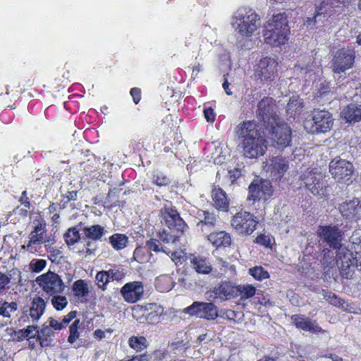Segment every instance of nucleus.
<instances>
[{"instance_id":"nucleus-1","label":"nucleus","mask_w":361,"mask_h":361,"mask_svg":"<svg viewBox=\"0 0 361 361\" xmlns=\"http://www.w3.org/2000/svg\"><path fill=\"white\" fill-rule=\"evenodd\" d=\"M317 233L323 243L336 250V266L341 276L347 279H351L355 272L357 259L353 257V252L341 244V231L336 226H320Z\"/></svg>"},{"instance_id":"nucleus-2","label":"nucleus","mask_w":361,"mask_h":361,"mask_svg":"<svg viewBox=\"0 0 361 361\" xmlns=\"http://www.w3.org/2000/svg\"><path fill=\"white\" fill-rule=\"evenodd\" d=\"M231 25L236 37L237 47L246 48L261 27V18L254 10L241 7L232 15Z\"/></svg>"},{"instance_id":"nucleus-3","label":"nucleus","mask_w":361,"mask_h":361,"mask_svg":"<svg viewBox=\"0 0 361 361\" xmlns=\"http://www.w3.org/2000/svg\"><path fill=\"white\" fill-rule=\"evenodd\" d=\"M239 138L242 139L243 153L249 159H257L264 154L267 149L264 132L255 121L240 123L236 128Z\"/></svg>"},{"instance_id":"nucleus-4","label":"nucleus","mask_w":361,"mask_h":361,"mask_svg":"<svg viewBox=\"0 0 361 361\" xmlns=\"http://www.w3.org/2000/svg\"><path fill=\"white\" fill-rule=\"evenodd\" d=\"M290 27L285 13L274 15L264 25L263 37L266 44L273 47L284 44L288 40Z\"/></svg>"},{"instance_id":"nucleus-5","label":"nucleus","mask_w":361,"mask_h":361,"mask_svg":"<svg viewBox=\"0 0 361 361\" xmlns=\"http://www.w3.org/2000/svg\"><path fill=\"white\" fill-rule=\"evenodd\" d=\"M300 178L314 195L322 197L329 195L325 176L318 169H308L301 175Z\"/></svg>"},{"instance_id":"nucleus-6","label":"nucleus","mask_w":361,"mask_h":361,"mask_svg":"<svg viewBox=\"0 0 361 361\" xmlns=\"http://www.w3.org/2000/svg\"><path fill=\"white\" fill-rule=\"evenodd\" d=\"M355 60V50L352 48L343 47L334 53L331 68L336 74L344 73L353 67Z\"/></svg>"},{"instance_id":"nucleus-7","label":"nucleus","mask_w":361,"mask_h":361,"mask_svg":"<svg viewBox=\"0 0 361 361\" xmlns=\"http://www.w3.org/2000/svg\"><path fill=\"white\" fill-rule=\"evenodd\" d=\"M278 65L274 58L266 56L261 59L256 66L255 77L263 84H270L278 76Z\"/></svg>"},{"instance_id":"nucleus-8","label":"nucleus","mask_w":361,"mask_h":361,"mask_svg":"<svg viewBox=\"0 0 361 361\" xmlns=\"http://www.w3.org/2000/svg\"><path fill=\"white\" fill-rule=\"evenodd\" d=\"M329 172L332 177L338 183L349 185L354 172L351 162L340 158H335L329 163Z\"/></svg>"},{"instance_id":"nucleus-9","label":"nucleus","mask_w":361,"mask_h":361,"mask_svg":"<svg viewBox=\"0 0 361 361\" xmlns=\"http://www.w3.org/2000/svg\"><path fill=\"white\" fill-rule=\"evenodd\" d=\"M257 117L264 123L265 128L271 124L276 123L280 119L276 114L275 100L269 97L262 98L257 104Z\"/></svg>"},{"instance_id":"nucleus-10","label":"nucleus","mask_w":361,"mask_h":361,"mask_svg":"<svg viewBox=\"0 0 361 361\" xmlns=\"http://www.w3.org/2000/svg\"><path fill=\"white\" fill-rule=\"evenodd\" d=\"M332 115L324 109H314L312 112V121H306L305 128L310 126V132L312 133H326L333 126Z\"/></svg>"},{"instance_id":"nucleus-11","label":"nucleus","mask_w":361,"mask_h":361,"mask_svg":"<svg viewBox=\"0 0 361 361\" xmlns=\"http://www.w3.org/2000/svg\"><path fill=\"white\" fill-rule=\"evenodd\" d=\"M258 221L250 212L240 211L231 219L232 227L240 234L250 235L256 229Z\"/></svg>"},{"instance_id":"nucleus-12","label":"nucleus","mask_w":361,"mask_h":361,"mask_svg":"<svg viewBox=\"0 0 361 361\" xmlns=\"http://www.w3.org/2000/svg\"><path fill=\"white\" fill-rule=\"evenodd\" d=\"M36 282L49 295L60 294L65 288V285L61 277L52 271H48L37 276Z\"/></svg>"},{"instance_id":"nucleus-13","label":"nucleus","mask_w":361,"mask_h":361,"mask_svg":"<svg viewBox=\"0 0 361 361\" xmlns=\"http://www.w3.org/2000/svg\"><path fill=\"white\" fill-rule=\"evenodd\" d=\"M266 129L269 131L275 147L283 149L290 145L291 130L287 124L282 123L279 120L276 123L271 124Z\"/></svg>"},{"instance_id":"nucleus-14","label":"nucleus","mask_w":361,"mask_h":361,"mask_svg":"<svg viewBox=\"0 0 361 361\" xmlns=\"http://www.w3.org/2000/svg\"><path fill=\"white\" fill-rule=\"evenodd\" d=\"M161 222L170 229L183 233L188 228L187 224L180 216L177 210L171 205H165L160 210Z\"/></svg>"},{"instance_id":"nucleus-15","label":"nucleus","mask_w":361,"mask_h":361,"mask_svg":"<svg viewBox=\"0 0 361 361\" xmlns=\"http://www.w3.org/2000/svg\"><path fill=\"white\" fill-rule=\"evenodd\" d=\"M218 307L213 302H194L185 307L183 312L207 320H214L218 316Z\"/></svg>"},{"instance_id":"nucleus-16","label":"nucleus","mask_w":361,"mask_h":361,"mask_svg":"<svg viewBox=\"0 0 361 361\" xmlns=\"http://www.w3.org/2000/svg\"><path fill=\"white\" fill-rule=\"evenodd\" d=\"M33 230L29 235V242L26 245H23V249H26L32 253L37 251L36 245H41L44 241V235L47 233V224L44 219L37 216L33 221Z\"/></svg>"},{"instance_id":"nucleus-17","label":"nucleus","mask_w":361,"mask_h":361,"mask_svg":"<svg viewBox=\"0 0 361 361\" xmlns=\"http://www.w3.org/2000/svg\"><path fill=\"white\" fill-rule=\"evenodd\" d=\"M248 190L247 200L254 202L261 200H267L273 194L271 183L268 180H255L249 185Z\"/></svg>"},{"instance_id":"nucleus-18","label":"nucleus","mask_w":361,"mask_h":361,"mask_svg":"<svg viewBox=\"0 0 361 361\" xmlns=\"http://www.w3.org/2000/svg\"><path fill=\"white\" fill-rule=\"evenodd\" d=\"M235 285L231 281H221L210 289L207 294L214 301L224 302L235 298Z\"/></svg>"},{"instance_id":"nucleus-19","label":"nucleus","mask_w":361,"mask_h":361,"mask_svg":"<svg viewBox=\"0 0 361 361\" xmlns=\"http://www.w3.org/2000/svg\"><path fill=\"white\" fill-rule=\"evenodd\" d=\"M264 169L272 179L280 180L289 169L288 161L281 156L274 157L267 161Z\"/></svg>"},{"instance_id":"nucleus-20","label":"nucleus","mask_w":361,"mask_h":361,"mask_svg":"<svg viewBox=\"0 0 361 361\" xmlns=\"http://www.w3.org/2000/svg\"><path fill=\"white\" fill-rule=\"evenodd\" d=\"M144 293V286L141 281H132L126 283L121 289V294L125 301L134 303L140 300Z\"/></svg>"},{"instance_id":"nucleus-21","label":"nucleus","mask_w":361,"mask_h":361,"mask_svg":"<svg viewBox=\"0 0 361 361\" xmlns=\"http://www.w3.org/2000/svg\"><path fill=\"white\" fill-rule=\"evenodd\" d=\"M29 315L33 321H37L45 312L47 301L42 294H30L27 302Z\"/></svg>"},{"instance_id":"nucleus-22","label":"nucleus","mask_w":361,"mask_h":361,"mask_svg":"<svg viewBox=\"0 0 361 361\" xmlns=\"http://www.w3.org/2000/svg\"><path fill=\"white\" fill-rule=\"evenodd\" d=\"M135 311L140 312L147 323L154 324L160 322L164 309L156 303H150L145 306H138Z\"/></svg>"},{"instance_id":"nucleus-23","label":"nucleus","mask_w":361,"mask_h":361,"mask_svg":"<svg viewBox=\"0 0 361 361\" xmlns=\"http://www.w3.org/2000/svg\"><path fill=\"white\" fill-rule=\"evenodd\" d=\"M338 210L341 215L347 219H361V200L354 198L345 201L338 206Z\"/></svg>"},{"instance_id":"nucleus-24","label":"nucleus","mask_w":361,"mask_h":361,"mask_svg":"<svg viewBox=\"0 0 361 361\" xmlns=\"http://www.w3.org/2000/svg\"><path fill=\"white\" fill-rule=\"evenodd\" d=\"M291 320L297 329L309 331L312 334L324 333V330L319 326L316 321H312L308 317L302 314H293Z\"/></svg>"},{"instance_id":"nucleus-25","label":"nucleus","mask_w":361,"mask_h":361,"mask_svg":"<svg viewBox=\"0 0 361 361\" xmlns=\"http://www.w3.org/2000/svg\"><path fill=\"white\" fill-rule=\"evenodd\" d=\"M328 4L324 1L322 2L314 16L307 18L305 25L310 29H313L314 26L316 28L322 27L324 25V21L331 16V13L328 12Z\"/></svg>"},{"instance_id":"nucleus-26","label":"nucleus","mask_w":361,"mask_h":361,"mask_svg":"<svg viewBox=\"0 0 361 361\" xmlns=\"http://www.w3.org/2000/svg\"><path fill=\"white\" fill-rule=\"evenodd\" d=\"M341 117L347 123H355L361 121V105L350 104L341 111Z\"/></svg>"},{"instance_id":"nucleus-27","label":"nucleus","mask_w":361,"mask_h":361,"mask_svg":"<svg viewBox=\"0 0 361 361\" xmlns=\"http://www.w3.org/2000/svg\"><path fill=\"white\" fill-rule=\"evenodd\" d=\"M208 240L216 247H228L231 243V238L230 235L225 231H219L210 233L208 237Z\"/></svg>"},{"instance_id":"nucleus-28","label":"nucleus","mask_w":361,"mask_h":361,"mask_svg":"<svg viewBox=\"0 0 361 361\" xmlns=\"http://www.w3.org/2000/svg\"><path fill=\"white\" fill-rule=\"evenodd\" d=\"M304 107L303 101L298 95L290 97L286 106V114L289 117L294 118L300 114Z\"/></svg>"},{"instance_id":"nucleus-29","label":"nucleus","mask_w":361,"mask_h":361,"mask_svg":"<svg viewBox=\"0 0 361 361\" xmlns=\"http://www.w3.org/2000/svg\"><path fill=\"white\" fill-rule=\"evenodd\" d=\"M212 200L214 205L218 209L226 211L229 205L226 192L220 188H214L212 190Z\"/></svg>"},{"instance_id":"nucleus-30","label":"nucleus","mask_w":361,"mask_h":361,"mask_svg":"<svg viewBox=\"0 0 361 361\" xmlns=\"http://www.w3.org/2000/svg\"><path fill=\"white\" fill-rule=\"evenodd\" d=\"M191 263L196 270L200 274H207L212 271V266L209 260L202 256H194L191 259Z\"/></svg>"},{"instance_id":"nucleus-31","label":"nucleus","mask_w":361,"mask_h":361,"mask_svg":"<svg viewBox=\"0 0 361 361\" xmlns=\"http://www.w3.org/2000/svg\"><path fill=\"white\" fill-rule=\"evenodd\" d=\"M82 231L87 238L92 240L101 239L106 233L104 228L99 224L85 226Z\"/></svg>"},{"instance_id":"nucleus-32","label":"nucleus","mask_w":361,"mask_h":361,"mask_svg":"<svg viewBox=\"0 0 361 361\" xmlns=\"http://www.w3.org/2000/svg\"><path fill=\"white\" fill-rule=\"evenodd\" d=\"M256 288L251 284L235 286V298L240 296L241 300L252 298L256 294Z\"/></svg>"},{"instance_id":"nucleus-33","label":"nucleus","mask_w":361,"mask_h":361,"mask_svg":"<svg viewBox=\"0 0 361 361\" xmlns=\"http://www.w3.org/2000/svg\"><path fill=\"white\" fill-rule=\"evenodd\" d=\"M72 290L74 295L78 298H85L89 294L87 283L82 279L77 280L73 283Z\"/></svg>"},{"instance_id":"nucleus-34","label":"nucleus","mask_w":361,"mask_h":361,"mask_svg":"<svg viewBox=\"0 0 361 361\" xmlns=\"http://www.w3.org/2000/svg\"><path fill=\"white\" fill-rule=\"evenodd\" d=\"M175 285L174 281L169 276L159 277L155 282V287L160 292H169Z\"/></svg>"},{"instance_id":"nucleus-35","label":"nucleus","mask_w":361,"mask_h":361,"mask_svg":"<svg viewBox=\"0 0 361 361\" xmlns=\"http://www.w3.org/2000/svg\"><path fill=\"white\" fill-rule=\"evenodd\" d=\"M128 238L126 235L121 233L114 234L109 238L111 245L117 250H122L126 247L128 243Z\"/></svg>"},{"instance_id":"nucleus-36","label":"nucleus","mask_w":361,"mask_h":361,"mask_svg":"<svg viewBox=\"0 0 361 361\" xmlns=\"http://www.w3.org/2000/svg\"><path fill=\"white\" fill-rule=\"evenodd\" d=\"M37 326L34 325L28 326L26 329L18 330L15 331V340L18 342L22 341L23 339L27 338V340L34 339L35 334H33Z\"/></svg>"},{"instance_id":"nucleus-37","label":"nucleus","mask_w":361,"mask_h":361,"mask_svg":"<svg viewBox=\"0 0 361 361\" xmlns=\"http://www.w3.org/2000/svg\"><path fill=\"white\" fill-rule=\"evenodd\" d=\"M64 239L68 245H73L80 239V228L74 226L68 228L64 234Z\"/></svg>"},{"instance_id":"nucleus-38","label":"nucleus","mask_w":361,"mask_h":361,"mask_svg":"<svg viewBox=\"0 0 361 361\" xmlns=\"http://www.w3.org/2000/svg\"><path fill=\"white\" fill-rule=\"evenodd\" d=\"M324 252V257H323V264L324 267V269L329 268L326 273L328 275H330V269L333 267V265L334 264H336V258L334 259V253L332 250L329 249H324L323 250Z\"/></svg>"},{"instance_id":"nucleus-39","label":"nucleus","mask_w":361,"mask_h":361,"mask_svg":"<svg viewBox=\"0 0 361 361\" xmlns=\"http://www.w3.org/2000/svg\"><path fill=\"white\" fill-rule=\"evenodd\" d=\"M198 215L202 218L198 224L207 226H214L215 225L216 216L214 214L202 210L198 212Z\"/></svg>"},{"instance_id":"nucleus-40","label":"nucleus","mask_w":361,"mask_h":361,"mask_svg":"<svg viewBox=\"0 0 361 361\" xmlns=\"http://www.w3.org/2000/svg\"><path fill=\"white\" fill-rule=\"evenodd\" d=\"M80 326V321L77 319L71 324L69 327V336L68 338V343L73 344L80 336L79 329Z\"/></svg>"},{"instance_id":"nucleus-41","label":"nucleus","mask_w":361,"mask_h":361,"mask_svg":"<svg viewBox=\"0 0 361 361\" xmlns=\"http://www.w3.org/2000/svg\"><path fill=\"white\" fill-rule=\"evenodd\" d=\"M128 343L136 352H140L146 348V338L143 336H133L129 338Z\"/></svg>"},{"instance_id":"nucleus-42","label":"nucleus","mask_w":361,"mask_h":361,"mask_svg":"<svg viewBox=\"0 0 361 361\" xmlns=\"http://www.w3.org/2000/svg\"><path fill=\"white\" fill-rule=\"evenodd\" d=\"M322 295L325 300L328 301L331 305L336 307H343L345 301L337 296L336 294L332 293L326 290H322Z\"/></svg>"},{"instance_id":"nucleus-43","label":"nucleus","mask_w":361,"mask_h":361,"mask_svg":"<svg viewBox=\"0 0 361 361\" xmlns=\"http://www.w3.org/2000/svg\"><path fill=\"white\" fill-rule=\"evenodd\" d=\"M249 274L257 281H262L269 278V272L261 266L250 268Z\"/></svg>"},{"instance_id":"nucleus-44","label":"nucleus","mask_w":361,"mask_h":361,"mask_svg":"<svg viewBox=\"0 0 361 361\" xmlns=\"http://www.w3.org/2000/svg\"><path fill=\"white\" fill-rule=\"evenodd\" d=\"M51 301L53 307L58 311L62 310L68 305L66 297L59 294L54 295Z\"/></svg>"},{"instance_id":"nucleus-45","label":"nucleus","mask_w":361,"mask_h":361,"mask_svg":"<svg viewBox=\"0 0 361 361\" xmlns=\"http://www.w3.org/2000/svg\"><path fill=\"white\" fill-rule=\"evenodd\" d=\"M106 271H98L96 274L95 280L97 282V285L99 288L102 290H105L106 288V285L109 282V277H107Z\"/></svg>"},{"instance_id":"nucleus-46","label":"nucleus","mask_w":361,"mask_h":361,"mask_svg":"<svg viewBox=\"0 0 361 361\" xmlns=\"http://www.w3.org/2000/svg\"><path fill=\"white\" fill-rule=\"evenodd\" d=\"M159 238L161 241L166 243H172L175 245L179 243L180 239L179 237L168 233L166 231L163 230L162 231L159 232Z\"/></svg>"},{"instance_id":"nucleus-47","label":"nucleus","mask_w":361,"mask_h":361,"mask_svg":"<svg viewBox=\"0 0 361 361\" xmlns=\"http://www.w3.org/2000/svg\"><path fill=\"white\" fill-rule=\"evenodd\" d=\"M153 183L159 186L167 185L170 183V179L161 172H156L153 175Z\"/></svg>"},{"instance_id":"nucleus-48","label":"nucleus","mask_w":361,"mask_h":361,"mask_svg":"<svg viewBox=\"0 0 361 361\" xmlns=\"http://www.w3.org/2000/svg\"><path fill=\"white\" fill-rule=\"evenodd\" d=\"M47 265V262L44 259H35L30 263V267L32 271L39 273L42 271Z\"/></svg>"},{"instance_id":"nucleus-49","label":"nucleus","mask_w":361,"mask_h":361,"mask_svg":"<svg viewBox=\"0 0 361 361\" xmlns=\"http://www.w3.org/2000/svg\"><path fill=\"white\" fill-rule=\"evenodd\" d=\"M107 277H109V280L110 281H120L124 277V273L123 271L118 269H110L106 271Z\"/></svg>"},{"instance_id":"nucleus-50","label":"nucleus","mask_w":361,"mask_h":361,"mask_svg":"<svg viewBox=\"0 0 361 361\" xmlns=\"http://www.w3.org/2000/svg\"><path fill=\"white\" fill-rule=\"evenodd\" d=\"M47 250L49 253V259L52 262H57V263H59V261H60V259L61 257V252L59 250L55 249L54 247H51V249H49V250Z\"/></svg>"},{"instance_id":"nucleus-51","label":"nucleus","mask_w":361,"mask_h":361,"mask_svg":"<svg viewBox=\"0 0 361 361\" xmlns=\"http://www.w3.org/2000/svg\"><path fill=\"white\" fill-rule=\"evenodd\" d=\"M10 283V277L0 271V293L8 288Z\"/></svg>"},{"instance_id":"nucleus-52","label":"nucleus","mask_w":361,"mask_h":361,"mask_svg":"<svg viewBox=\"0 0 361 361\" xmlns=\"http://www.w3.org/2000/svg\"><path fill=\"white\" fill-rule=\"evenodd\" d=\"M204 116L207 122L213 123L216 118V114L212 107H204Z\"/></svg>"},{"instance_id":"nucleus-53","label":"nucleus","mask_w":361,"mask_h":361,"mask_svg":"<svg viewBox=\"0 0 361 361\" xmlns=\"http://www.w3.org/2000/svg\"><path fill=\"white\" fill-rule=\"evenodd\" d=\"M185 257V252L183 250L180 251H173L171 253V259L176 264L180 263L184 260Z\"/></svg>"},{"instance_id":"nucleus-54","label":"nucleus","mask_w":361,"mask_h":361,"mask_svg":"<svg viewBox=\"0 0 361 361\" xmlns=\"http://www.w3.org/2000/svg\"><path fill=\"white\" fill-rule=\"evenodd\" d=\"M146 245H147V248L151 251H154V252L161 251V248L159 247L160 243L159 240H157L156 239L152 238L149 240L147 241Z\"/></svg>"},{"instance_id":"nucleus-55","label":"nucleus","mask_w":361,"mask_h":361,"mask_svg":"<svg viewBox=\"0 0 361 361\" xmlns=\"http://www.w3.org/2000/svg\"><path fill=\"white\" fill-rule=\"evenodd\" d=\"M37 335L40 336L51 338L54 336V331L49 326H44L40 331H37Z\"/></svg>"},{"instance_id":"nucleus-56","label":"nucleus","mask_w":361,"mask_h":361,"mask_svg":"<svg viewBox=\"0 0 361 361\" xmlns=\"http://www.w3.org/2000/svg\"><path fill=\"white\" fill-rule=\"evenodd\" d=\"M77 315V311H71L67 315L64 316L62 321L61 322L63 328L67 326L71 320L75 318Z\"/></svg>"},{"instance_id":"nucleus-57","label":"nucleus","mask_w":361,"mask_h":361,"mask_svg":"<svg viewBox=\"0 0 361 361\" xmlns=\"http://www.w3.org/2000/svg\"><path fill=\"white\" fill-rule=\"evenodd\" d=\"M170 348L172 350L175 352V353H176V351L184 352L185 350L187 348V347L185 346V343H184L183 341L171 343Z\"/></svg>"},{"instance_id":"nucleus-58","label":"nucleus","mask_w":361,"mask_h":361,"mask_svg":"<svg viewBox=\"0 0 361 361\" xmlns=\"http://www.w3.org/2000/svg\"><path fill=\"white\" fill-rule=\"evenodd\" d=\"M130 95L133 97L135 104H138L141 99V90L137 87H133L130 90Z\"/></svg>"},{"instance_id":"nucleus-59","label":"nucleus","mask_w":361,"mask_h":361,"mask_svg":"<svg viewBox=\"0 0 361 361\" xmlns=\"http://www.w3.org/2000/svg\"><path fill=\"white\" fill-rule=\"evenodd\" d=\"M229 179L233 183L241 176V171L238 169H234L228 171Z\"/></svg>"},{"instance_id":"nucleus-60","label":"nucleus","mask_w":361,"mask_h":361,"mask_svg":"<svg viewBox=\"0 0 361 361\" xmlns=\"http://www.w3.org/2000/svg\"><path fill=\"white\" fill-rule=\"evenodd\" d=\"M353 257L357 259L356 264H355V269L360 267L361 271V241L360 246L355 250V254L353 253Z\"/></svg>"},{"instance_id":"nucleus-61","label":"nucleus","mask_w":361,"mask_h":361,"mask_svg":"<svg viewBox=\"0 0 361 361\" xmlns=\"http://www.w3.org/2000/svg\"><path fill=\"white\" fill-rule=\"evenodd\" d=\"M6 302H0V315L4 317H10L11 314L8 311V307L6 306Z\"/></svg>"},{"instance_id":"nucleus-62","label":"nucleus","mask_w":361,"mask_h":361,"mask_svg":"<svg viewBox=\"0 0 361 361\" xmlns=\"http://www.w3.org/2000/svg\"><path fill=\"white\" fill-rule=\"evenodd\" d=\"M54 236L53 235H47V233L44 235V241L43 243H44L45 247L47 250L51 249L52 247L51 245L54 243Z\"/></svg>"},{"instance_id":"nucleus-63","label":"nucleus","mask_w":361,"mask_h":361,"mask_svg":"<svg viewBox=\"0 0 361 361\" xmlns=\"http://www.w3.org/2000/svg\"><path fill=\"white\" fill-rule=\"evenodd\" d=\"M49 326L54 330L59 331L63 329V326H61V322L57 321L56 319L50 317L49 318Z\"/></svg>"},{"instance_id":"nucleus-64","label":"nucleus","mask_w":361,"mask_h":361,"mask_svg":"<svg viewBox=\"0 0 361 361\" xmlns=\"http://www.w3.org/2000/svg\"><path fill=\"white\" fill-rule=\"evenodd\" d=\"M256 243L267 247L270 244V239L264 235H260L257 238Z\"/></svg>"}]
</instances>
